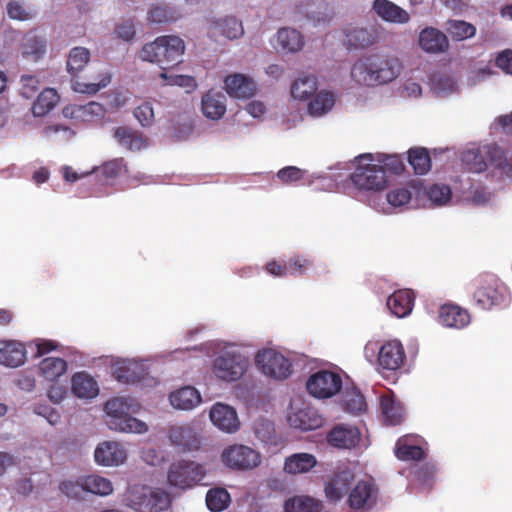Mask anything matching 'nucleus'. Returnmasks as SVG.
<instances>
[{
	"label": "nucleus",
	"instance_id": "52",
	"mask_svg": "<svg viewBox=\"0 0 512 512\" xmlns=\"http://www.w3.org/2000/svg\"><path fill=\"white\" fill-rule=\"evenodd\" d=\"M462 162L468 170L480 173L486 170L487 163L478 149H470L463 153Z\"/></svg>",
	"mask_w": 512,
	"mask_h": 512
},
{
	"label": "nucleus",
	"instance_id": "25",
	"mask_svg": "<svg viewBox=\"0 0 512 512\" xmlns=\"http://www.w3.org/2000/svg\"><path fill=\"white\" fill-rule=\"evenodd\" d=\"M113 377L123 384H135L141 382L146 374L142 365L132 362L123 361L113 367Z\"/></svg>",
	"mask_w": 512,
	"mask_h": 512
},
{
	"label": "nucleus",
	"instance_id": "44",
	"mask_svg": "<svg viewBox=\"0 0 512 512\" xmlns=\"http://www.w3.org/2000/svg\"><path fill=\"white\" fill-rule=\"evenodd\" d=\"M83 485L86 492L99 496H107L113 492L112 482L96 474L83 476Z\"/></svg>",
	"mask_w": 512,
	"mask_h": 512
},
{
	"label": "nucleus",
	"instance_id": "61",
	"mask_svg": "<svg viewBox=\"0 0 512 512\" xmlns=\"http://www.w3.org/2000/svg\"><path fill=\"white\" fill-rule=\"evenodd\" d=\"M160 77L164 79L168 85H176L188 89H194L196 87V81L192 76L169 75L166 72H162Z\"/></svg>",
	"mask_w": 512,
	"mask_h": 512
},
{
	"label": "nucleus",
	"instance_id": "11",
	"mask_svg": "<svg viewBox=\"0 0 512 512\" xmlns=\"http://www.w3.org/2000/svg\"><path fill=\"white\" fill-rule=\"evenodd\" d=\"M248 364V359L241 354L225 352L214 360L213 371L219 379L232 382L243 376Z\"/></svg>",
	"mask_w": 512,
	"mask_h": 512
},
{
	"label": "nucleus",
	"instance_id": "45",
	"mask_svg": "<svg viewBox=\"0 0 512 512\" xmlns=\"http://www.w3.org/2000/svg\"><path fill=\"white\" fill-rule=\"evenodd\" d=\"M90 61V51L85 47H74L70 50L67 60V71L75 77Z\"/></svg>",
	"mask_w": 512,
	"mask_h": 512
},
{
	"label": "nucleus",
	"instance_id": "27",
	"mask_svg": "<svg viewBox=\"0 0 512 512\" xmlns=\"http://www.w3.org/2000/svg\"><path fill=\"white\" fill-rule=\"evenodd\" d=\"M227 93L235 98H250L254 95L255 84L243 74H232L224 80Z\"/></svg>",
	"mask_w": 512,
	"mask_h": 512
},
{
	"label": "nucleus",
	"instance_id": "35",
	"mask_svg": "<svg viewBox=\"0 0 512 512\" xmlns=\"http://www.w3.org/2000/svg\"><path fill=\"white\" fill-rule=\"evenodd\" d=\"M317 460L309 453H295L285 459L284 470L289 474L306 473L314 468Z\"/></svg>",
	"mask_w": 512,
	"mask_h": 512
},
{
	"label": "nucleus",
	"instance_id": "29",
	"mask_svg": "<svg viewBox=\"0 0 512 512\" xmlns=\"http://www.w3.org/2000/svg\"><path fill=\"white\" fill-rule=\"evenodd\" d=\"M171 405L179 410H191L201 402L198 390L192 386L182 387L169 396Z\"/></svg>",
	"mask_w": 512,
	"mask_h": 512
},
{
	"label": "nucleus",
	"instance_id": "62",
	"mask_svg": "<svg viewBox=\"0 0 512 512\" xmlns=\"http://www.w3.org/2000/svg\"><path fill=\"white\" fill-rule=\"evenodd\" d=\"M304 171L295 166H287L277 172V178L284 184L300 181Z\"/></svg>",
	"mask_w": 512,
	"mask_h": 512
},
{
	"label": "nucleus",
	"instance_id": "31",
	"mask_svg": "<svg viewBox=\"0 0 512 512\" xmlns=\"http://www.w3.org/2000/svg\"><path fill=\"white\" fill-rule=\"evenodd\" d=\"M345 39L349 48H367L377 40L374 30L363 27H348L345 29Z\"/></svg>",
	"mask_w": 512,
	"mask_h": 512
},
{
	"label": "nucleus",
	"instance_id": "54",
	"mask_svg": "<svg viewBox=\"0 0 512 512\" xmlns=\"http://www.w3.org/2000/svg\"><path fill=\"white\" fill-rule=\"evenodd\" d=\"M451 196V188L445 184H434L427 190L428 199L437 206L446 204Z\"/></svg>",
	"mask_w": 512,
	"mask_h": 512
},
{
	"label": "nucleus",
	"instance_id": "46",
	"mask_svg": "<svg viewBox=\"0 0 512 512\" xmlns=\"http://www.w3.org/2000/svg\"><path fill=\"white\" fill-rule=\"evenodd\" d=\"M317 90V81L314 76H304L294 81L291 94L294 98L306 100L313 96Z\"/></svg>",
	"mask_w": 512,
	"mask_h": 512
},
{
	"label": "nucleus",
	"instance_id": "24",
	"mask_svg": "<svg viewBox=\"0 0 512 512\" xmlns=\"http://www.w3.org/2000/svg\"><path fill=\"white\" fill-rule=\"evenodd\" d=\"M291 427L302 431H311L320 428L323 425V418L315 409L305 408L288 416Z\"/></svg>",
	"mask_w": 512,
	"mask_h": 512
},
{
	"label": "nucleus",
	"instance_id": "23",
	"mask_svg": "<svg viewBox=\"0 0 512 512\" xmlns=\"http://www.w3.org/2000/svg\"><path fill=\"white\" fill-rule=\"evenodd\" d=\"M415 296L409 289L395 291L387 299V307L398 318L408 316L414 305Z\"/></svg>",
	"mask_w": 512,
	"mask_h": 512
},
{
	"label": "nucleus",
	"instance_id": "53",
	"mask_svg": "<svg viewBox=\"0 0 512 512\" xmlns=\"http://www.w3.org/2000/svg\"><path fill=\"white\" fill-rule=\"evenodd\" d=\"M7 14L10 19L18 21H27L34 17L35 11L26 7L24 3L18 0H12L7 3Z\"/></svg>",
	"mask_w": 512,
	"mask_h": 512
},
{
	"label": "nucleus",
	"instance_id": "55",
	"mask_svg": "<svg viewBox=\"0 0 512 512\" xmlns=\"http://www.w3.org/2000/svg\"><path fill=\"white\" fill-rule=\"evenodd\" d=\"M313 261L307 257L295 255L286 261L287 275H303L311 268Z\"/></svg>",
	"mask_w": 512,
	"mask_h": 512
},
{
	"label": "nucleus",
	"instance_id": "57",
	"mask_svg": "<svg viewBox=\"0 0 512 512\" xmlns=\"http://www.w3.org/2000/svg\"><path fill=\"white\" fill-rule=\"evenodd\" d=\"M378 161L380 163L378 166L383 167L385 174L390 172L392 174L399 175L405 169V165L401 157L398 155H381Z\"/></svg>",
	"mask_w": 512,
	"mask_h": 512
},
{
	"label": "nucleus",
	"instance_id": "42",
	"mask_svg": "<svg viewBox=\"0 0 512 512\" xmlns=\"http://www.w3.org/2000/svg\"><path fill=\"white\" fill-rule=\"evenodd\" d=\"M446 31L454 41H463L476 34V27L464 20L450 19L446 22Z\"/></svg>",
	"mask_w": 512,
	"mask_h": 512
},
{
	"label": "nucleus",
	"instance_id": "32",
	"mask_svg": "<svg viewBox=\"0 0 512 512\" xmlns=\"http://www.w3.org/2000/svg\"><path fill=\"white\" fill-rule=\"evenodd\" d=\"M381 412L389 425H399L404 421L405 409L393 395H382L380 397Z\"/></svg>",
	"mask_w": 512,
	"mask_h": 512
},
{
	"label": "nucleus",
	"instance_id": "4",
	"mask_svg": "<svg viewBox=\"0 0 512 512\" xmlns=\"http://www.w3.org/2000/svg\"><path fill=\"white\" fill-rule=\"evenodd\" d=\"M171 502V496L165 490L145 485H133L123 495L124 505L136 512H163Z\"/></svg>",
	"mask_w": 512,
	"mask_h": 512
},
{
	"label": "nucleus",
	"instance_id": "37",
	"mask_svg": "<svg viewBox=\"0 0 512 512\" xmlns=\"http://www.w3.org/2000/svg\"><path fill=\"white\" fill-rule=\"evenodd\" d=\"M277 44L285 52H297L302 49L304 40L297 30L281 28L277 33Z\"/></svg>",
	"mask_w": 512,
	"mask_h": 512
},
{
	"label": "nucleus",
	"instance_id": "56",
	"mask_svg": "<svg viewBox=\"0 0 512 512\" xmlns=\"http://www.w3.org/2000/svg\"><path fill=\"white\" fill-rule=\"evenodd\" d=\"M59 490L70 499H83V493L86 492L83 485V477H80L75 482L71 480L61 482L59 485Z\"/></svg>",
	"mask_w": 512,
	"mask_h": 512
},
{
	"label": "nucleus",
	"instance_id": "14",
	"mask_svg": "<svg viewBox=\"0 0 512 512\" xmlns=\"http://www.w3.org/2000/svg\"><path fill=\"white\" fill-rule=\"evenodd\" d=\"M355 475L349 468H338L325 485L326 497L333 502L339 501L349 490Z\"/></svg>",
	"mask_w": 512,
	"mask_h": 512
},
{
	"label": "nucleus",
	"instance_id": "34",
	"mask_svg": "<svg viewBox=\"0 0 512 512\" xmlns=\"http://www.w3.org/2000/svg\"><path fill=\"white\" fill-rule=\"evenodd\" d=\"M114 137L121 146L131 151H138L147 146V139L140 132L127 127H118Z\"/></svg>",
	"mask_w": 512,
	"mask_h": 512
},
{
	"label": "nucleus",
	"instance_id": "33",
	"mask_svg": "<svg viewBox=\"0 0 512 512\" xmlns=\"http://www.w3.org/2000/svg\"><path fill=\"white\" fill-rule=\"evenodd\" d=\"M72 391L79 398H94L98 395L97 382L86 372H78L72 377Z\"/></svg>",
	"mask_w": 512,
	"mask_h": 512
},
{
	"label": "nucleus",
	"instance_id": "6",
	"mask_svg": "<svg viewBox=\"0 0 512 512\" xmlns=\"http://www.w3.org/2000/svg\"><path fill=\"white\" fill-rule=\"evenodd\" d=\"M371 154H363L358 157V165L350 175L353 185L359 190L379 191L385 188L387 176L383 167L372 163Z\"/></svg>",
	"mask_w": 512,
	"mask_h": 512
},
{
	"label": "nucleus",
	"instance_id": "16",
	"mask_svg": "<svg viewBox=\"0 0 512 512\" xmlns=\"http://www.w3.org/2000/svg\"><path fill=\"white\" fill-rule=\"evenodd\" d=\"M361 439V432L355 426L336 425L327 434V442L334 447L342 449L354 448Z\"/></svg>",
	"mask_w": 512,
	"mask_h": 512
},
{
	"label": "nucleus",
	"instance_id": "43",
	"mask_svg": "<svg viewBox=\"0 0 512 512\" xmlns=\"http://www.w3.org/2000/svg\"><path fill=\"white\" fill-rule=\"evenodd\" d=\"M286 512H320L322 504L308 496H296L288 499L284 505Z\"/></svg>",
	"mask_w": 512,
	"mask_h": 512
},
{
	"label": "nucleus",
	"instance_id": "47",
	"mask_svg": "<svg viewBox=\"0 0 512 512\" xmlns=\"http://www.w3.org/2000/svg\"><path fill=\"white\" fill-rule=\"evenodd\" d=\"M231 501L230 494L224 488L210 489L206 495V505L211 512L225 510Z\"/></svg>",
	"mask_w": 512,
	"mask_h": 512
},
{
	"label": "nucleus",
	"instance_id": "22",
	"mask_svg": "<svg viewBox=\"0 0 512 512\" xmlns=\"http://www.w3.org/2000/svg\"><path fill=\"white\" fill-rule=\"evenodd\" d=\"M372 10L385 22L405 24L410 20L406 10L389 0H374Z\"/></svg>",
	"mask_w": 512,
	"mask_h": 512
},
{
	"label": "nucleus",
	"instance_id": "60",
	"mask_svg": "<svg viewBox=\"0 0 512 512\" xmlns=\"http://www.w3.org/2000/svg\"><path fill=\"white\" fill-rule=\"evenodd\" d=\"M411 200V192L407 188H395L387 193V201L394 207H401Z\"/></svg>",
	"mask_w": 512,
	"mask_h": 512
},
{
	"label": "nucleus",
	"instance_id": "59",
	"mask_svg": "<svg viewBox=\"0 0 512 512\" xmlns=\"http://www.w3.org/2000/svg\"><path fill=\"white\" fill-rule=\"evenodd\" d=\"M134 116L143 127H150L155 120L154 110L149 102H144L134 110Z\"/></svg>",
	"mask_w": 512,
	"mask_h": 512
},
{
	"label": "nucleus",
	"instance_id": "26",
	"mask_svg": "<svg viewBox=\"0 0 512 512\" xmlns=\"http://www.w3.org/2000/svg\"><path fill=\"white\" fill-rule=\"evenodd\" d=\"M26 349L25 346L16 340H9L3 343L0 348V364L16 368L25 363Z\"/></svg>",
	"mask_w": 512,
	"mask_h": 512
},
{
	"label": "nucleus",
	"instance_id": "17",
	"mask_svg": "<svg viewBox=\"0 0 512 512\" xmlns=\"http://www.w3.org/2000/svg\"><path fill=\"white\" fill-rule=\"evenodd\" d=\"M167 436L173 446L184 451L197 450L200 447V439L197 433L188 424L171 426Z\"/></svg>",
	"mask_w": 512,
	"mask_h": 512
},
{
	"label": "nucleus",
	"instance_id": "30",
	"mask_svg": "<svg viewBox=\"0 0 512 512\" xmlns=\"http://www.w3.org/2000/svg\"><path fill=\"white\" fill-rule=\"evenodd\" d=\"M486 154L491 165L512 179V150H503L498 145L491 144L486 147Z\"/></svg>",
	"mask_w": 512,
	"mask_h": 512
},
{
	"label": "nucleus",
	"instance_id": "40",
	"mask_svg": "<svg viewBox=\"0 0 512 512\" xmlns=\"http://www.w3.org/2000/svg\"><path fill=\"white\" fill-rule=\"evenodd\" d=\"M408 162L414 173L424 175L431 169V157L424 147H414L408 150Z\"/></svg>",
	"mask_w": 512,
	"mask_h": 512
},
{
	"label": "nucleus",
	"instance_id": "51",
	"mask_svg": "<svg viewBox=\"0 0 512 512\" xmlns=\"http://www.w3.org/2000/svg\"><path fill=\"white\" fill-rule=\"evenodd\" d=\"M110 82H111V75L108 72H106L103 75H101V77L98 81H95V82L85 83V82H80L78 80H73L72 81V89L78 93L94 95L99 90L107 87L110 84Z\"/></svg>",
	"mask_w": 512,
	"mask_h": 512
},
{
	"label": "nucleus",
	"instance_id": "10",
	"mask_svg": "<svg viewBox=\"0 0 512 512\" xmlns=\"http://www.w3.org/2000/svg\"><path fill=\"white\" fill-rule=\"evenodd\" d=\"M306 388L309 394L315 398H330L341 390L342 378L336 372L320 370L308 378Z\"/></svg>",
	"mask_w": 512,
	"mask_h": 512
},
{
	"label": "nucleus",
	"instance_id": "12",
	"mask_svg": "<svg viewBox=\"0 0 512 512\" xmlns=\"http://www.w3.org/2000/svg\"><path fill=\"white\" fill-rule=\"evenodd\" d=\"M377 497L378 487L373 480H360L351 489L348 497V504L349 507L354 510H369L376 503Z\"/></svg>",
	"mask_w": 512,
	"mask_h": 512
},
{
	"label": "nucleus",
	"instance_id": "3",
	"mask_svg": "<svg viewBox=\"0 0 512 512\" xmlns=\"http://www.w3.org/2000/svg\"><path fill=\"white\" fill-rule=\"evenodd\" d=\"M474 305L482 310L504 308L509 305L511 295L508 287L494 274L484 273L473 280Z\"/></svg>",
	"mask_w": 512,
	"mask_h": 512
},
{
	"label": "nucleus",
	"instance_id": "2",
	"mask_svg": "<svg viewBox=\"0 0 512 512\" xmlns=\"http://www.w3.org/2000/svg\"><path fill=\"white\" fill-rule=\"evenodd\" d=\"M184 51L185 44L179 36L164 35L146 43L139 56L143 61L155 63L165 71L182 62Z\"/></svg>",
	"mask_w": 512,
	"mask_h": 512
},
{
	"label": "nucleus",
	"instance_id": "8",
	"mask_svg": "<svg viewBox=\"0 0 512 512\" xmlns=\"http://www.w3.org/2000/svg\"><path fill=\"white\" fill-rule=\"evenodd\" d=\"M255 363L264 375L278 380L288 378L292 372L289 359L274 349L259 351Z\"/></svg>",
	"mask_w": 512,
	"mask_h": 512
},
{
	"label": "nucleus",
	"instance_id": "9",
	"mask_svg": "<svg viewBox=\"0 0 512 512\" xmlns=\"http://www.w3.org/2000/svg\"><path fill=\"white\" fill-rule=\"evenodd\" d=\"M221 459L225 466L239 471L252 470L261 463V455L258 451L241 444L224 449Z\"/></svg>",
	"mask_w": 512,
	"mask_h": 512
},
{
	"label": "nucleus",
	"instance_id": "21",
	"mask_svg": "<svg viewBox=\"0 0 512 512\" xmlns=\"http://www.w3.org/2000/svg\"><path fill=\"white\" fill-rule=\"evenodd\" d=\"M439 320L446 327L462 329L470 323L471 318L467 309L446 303L439 309Z\"/></svg>",
	"mask_w": 512,
	"mask_h": 512
},
{
	"label": "nucleus",
	"instance_id": "39",
	"mask_svg": "<svg viewBox=\"0 0 512 512\" xmlns=\"http://www.w3.org/2000/svg\"><path fill=\"white\" fill-rule=\"evenodd\" d=\"M180 13L174 8L166 4L153 5L147 14V20L155 24H167L177 21Z\"/></svg>",
	"mask_w": 512,
	"mask_h": 512
},
{
	"label": "nucleus",
	"instance_id": "50",
	"mask_svg": "<svg viewBox=\"0 0 512 512\" xmlns=\"http://www.w3.org/2000/svg\"><path fill=\"white\" fill-rule=\"evenodd\" d=\"M215 28L226 38L236 39L243 35L242 22L235 17H225L215 23Z\"/></svg>",
	"mask_w": 512,
	"mask_h": 512
},
{
	"label": "nucleus",
	"instance_id": "5",
	"mask_svg": "<svg viewBox=\"0 0 512 512\" xmlns=\"http://www.w3.org/2000/svg\"><path fill=\"white\" fill-rule=\"evenodd\" d=\"M131 405L128 400L116 397L108 400L104 410L106 412V423L111 430L125 433H144L147 425L130 415Z\"/></svg>",
	"mask_w": 512,
	"mask_h": 512
},
{
	"label": "nucleus",
	"instance_id": "41",
	"mask_svg": "<svg viewBox=\"0 0 512 512\" xmlns=\"http://www.w3.org/2000/svg\"><path fill=\"white\" fill-rule=\"evenodd\" d=\"M46 52V41L44 38L29 32L22 42V53L26 57H32L34 60L40 59Z\"/></svg>",
	"mask_w": 512,
	"mask_h": 512
},
{
	"label": "nucleus",
	"instance_id": "28",
	"mask_svg": "<svg viewBox=\"0 0 512 512\" xmlns=\"http://www.w3.org/2000/svg\"><path fill=\"white\" fill-rule=\"evenodd\" d=\"M225 102L226 97L223 93L210 90L202 97V112L209 119H220L226 112Z\"/></svg>",
	"mask_w": 512,
	"mask_h": 512
},
{
	"label": "nucleus",
	"instance_id": "13",
	"mask_svg": "<svg viewBox=\"0 0 512 512\" xmlns=\"http://www.w3.org/2000/svg\"><path fill=\"white\" fill-rule=\"evenodd\" d=\"M424 439L419 435H403L396 441L394 454L401 461H421L426 457Z\"/></svg>",
	"mask_w": 512,
	"mask_h": 512
},
{
	"label": "nucleus",
	"instance_id": "20",
	"mask_svg": "<svg viewBox=\"0 0 512 512\" xmlns=\"http://www.w3.org/2000/svg\"><path fill=\"white\" fill-rule=\"evenodd\" d=\"M419 46L427 53H444L449 48L447 36L434 27H426L419 34Z\"/></svg>",
	"mask_w": 512,
	"mask_h": 512
},
{
	"label": "nucleus",
	"instance_id": "63",
	"mask_svg": "<svg viewBox=\"0 0 512 512\" xmlns=\"http://www.w3.org/2000/svg\"><path fill=\"white\" fill-rule=\"evenodd\" d=\"M436 466L432 463H424L416 467L415 478L422 484H430L436 475Z\"/></svg>",
	"mask_w": 512,
	"mask_h": 512
},
{
	"label": "nucleus",
	"instance_id": "7",
	"mask_svg": "<svg viewBox=\"0 0 512 512\" xmlns=\"http://www.w3.org/2000/svg\"><path fill=\"white\" fill-rule=\"evenodd\" d=\"M206 476L204 465L190 460H179L170 464L167 481L170 486L182 490L198 485Z\"/></svg>",
	"mask_w": 512,
	"mask_h": 512
},
{
	"label": "nucleus",
	"instance_id": "64",
	"mask_svg": "<svg viewBox=\"0 0 512 512\" xmlns=\"http://www.w3.org/2000/svg\"><path fill=\"white\" fill-rule=\"evenodd\" d=\"M20 82L22 84L21 95L26 98H31L39 90L40 82L36 76L22 75Z\"/></svg>",
	"mask_w": 512,
	"mask_h": 512
},
{
	"label": "nucleus",
	"instance_id": "1",
	"mask_svg": "<svg viewBox=\"0 0 512 512\" xmlns=\"http://www.w3.org/2000/svg\"><path fill=\"white\" fill-rule=\"evenodd\" d=\"M402 69L395 56L373 53L360 57L351 68L352 79L365 86L387 84L396 79Z\"/></svg>",
	"mask_w": 512,
	"mask_h": 512
},
{
	"label": "nucleus",
	"instance_id": "19",
	"mask_svg": "<svg viewBox=\"0 0 512 512\" xmlns=\"http://www.w3.org/2000/svg\"><path fill=\"white\" fill-rule=\"evenodd\" d=\"M94 457L95 461L100 465L117 466L124 463L127 453L121 444L106 441L96 447Z\"/></svg>",
	"mask_w": 512,
	"mask_h": 512
},
{
	"label": "nucleus",
	"instance_id": "38",
	"mask_svg": "<svg viewBox=\"0 0 512 512\" xmlns=\"http://www.w3.org/2000/svg\"><path fill=\"white\" fill-rule=\"evenodd\" d=\"M59 95L53 88H45L40 92L32 105V113L36 117L48 114L58 103Z\"/></svg>",
	"mask_w": 512,
	"mask_h": 512
},
{
	"label": "nucleus",
	"instance_id": "36",
	"mask_svg": "<svg viewBox=\"0 0 512 512\" xmlns=\"http://www.w3.org/2000/svg\"><path fill=\"white\" fill-rule=\"evenodd\" d=\"M67 371V362L59 357H47L39 363V374L50 382L57 381Z\"/></svg>",
	"mask_w": 512,
	"mask_h": 512
},
{
	"label": "nucleus",
	"instance_id": "58",
	"mask_svg": "<svg viewBox=\"0 0 512 512\" xmlns=\"http://www.w3.org/2000/svg\"><path fill=\"white\" fill-rule=\"evenodd\" d=\"M126 170L127 167L123 158L107 161L100 167L102 175L111 179L120 176Z\"/></svg>",
	"mask_w": 512,
	"mask_h": 512
},
{
	"label": "nucleus",
	"instance_id": "49",
	"mask_svg": "<svg viewBox=\"0 0 512 512\" xmlns=\"http://www.w3.org/2000/svg\"><path fill=\"white\" fill-rule=\"evenodd\" d=\"M341 402L343 409L352 414L361 413L366 408L364 396L355 388L346 390L342 396Z\"/></svg>",
	"mask_w": 512,
	"mask_h": 512
},
{
	"label": "nucleus",
	"instance_id": "15",
	"mask_svg": "<svg viewBox=\"0 0 512 512\" xmlns=\"http://www.w3.org/2000/svg\"><path fill=\"white\" fill-rule=\"evenodd\" d=\"M406 358L402 343L398 340H390L384 343L378 353L379 365L387 370H397L402 367Z\"/></svg>",
	"mask_w": 512,
	"mask_h": 512
},
{
	"label": "nucleus",
	"instance_id": "18",
	"mask_svg": "<svg viewBox=\"0 0 512 512\" xmlns=\"http://www.w3.org/2000/svg\"><path fill=\"white\" fill-rule=\"evenodd\" d=\"M210 419L215 426L228 433L237 431L240 426L235 409L222 403L213 405Z\"/></svg>",
	"mask_w": 512,
	"mask_h": 512
},
{
	"label": "nucleus",
	"instance_id": "48",
	"mask_svg": "<svg viewBox=\"0 0 512 512\" xmlns=\"http://www.w3.org/2000/svg\"><path fill=\"white\" fill-rule=\"evenodd\" d=\"M334 95L330 92H319L308 104V112L312 116H322L334 105Z\"/></svg>",
	"mask_w": 512,
	"mask_h": 512
}]
</instances>
